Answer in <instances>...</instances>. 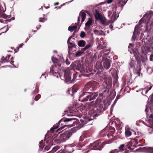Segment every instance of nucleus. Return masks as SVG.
<instances>
[{
    "instance_id": "nucleus-47",
    "label": "nucleus",
    "mask_w": 153,
    "mask_h": 153,
    "mask_svg": "<svg viewBox=\"0 0 153 153\" xmlns=\"http://www.w3.org/2000/svg\"><path fill=\"white\" fill-rule=\"evenodd\" d=\"M110 28H112V26H110Z\"/></svg>"
},
{
    "instance_id": "nucleus-35",
    "label": "nucleus",
    "mask_w": 153,
    "mask_h": 153,
    "mask_svg": "<svg viewBox=\"0 0 153 153\" xmlns=\"http://www.w3.org/2000/svg\"><path fill=\"white\" fill-rule=\"evenodd\" d=\"M90 45H86L84 48L86 50L88 48H89L90 47Z\"/></svg>"
},
{
    "instance_id": "nucleus-33",
    "label": "nucleus",
    "mask_w": 153,
    "mask_h": 153,
    "mask_svg": "<svg viewBox=\"0 0 153 153\" xmlns=\"http://www.w3.org/2000/svg\"><path fill=\"white\" fill-rule=\"evenodd\" d=\"M103 94L102 93H100L99 94V97H98L100 98H101V100H102V97H103Z\"/></svg>"
},
{
    "instance_id": "nucleus-4",
    "label": "nucleus",
    "mask_w": 153,
    "mask_h": 153,
    "mask_svg": "<svg viewBox=\"0 0 153 153\" xmlns=\"http://www.w3.org/2000/svg\"><path fill=\"white\" fill-rule=\"evenodd\" d=\"M71 135V133L70 131H67L65 133L61 134L59 138L55 140L54 141L57 143H61L68 139Z\"/></svg>"
},
{
    "instance_id": "nucleus-17",
    "label": "nucleus",
    "mask_w": 153,
    "mask_h": 153,
    "mask_svg": "<svg viewBox=\"0 0 153 153\" xmlns=\"http://www.w3.org/2000/svg\"><path fill=\"white\" fill-rule=\"evenodd\" d=\"M102 24L104 25L106 24V21L105 17L102 16L100 20Z\"/></svg>"
},
{
    "instance_id": "nucleus-6",
    "label": "nucleus",
    "mask_w": 153,
    "mask_h": 153,
    "mask_svg": "<svg viewBox=\"0 0 153 153\" xmlns=\"http://www.w3.org/2000/svg\"><path fill=\"white\" fill-rule=\"evenodd\" d=\"M142 152L147 153H153V148L145 147L142 148Z\"/></svg>"
},
{
    "instance_id": "nucleus-11",
    "label": "nucleus",
    "mask_w": 153,
    "mask_h": 153,
    "mask_svg": "<svg viewBox=\"0 0 153 153\" xmlns=\"http://www.w3.org/2000/svg\"><path fill=\"white\" fill-rule=\"evenodd\" d=\"M64 77L65 79V80L67 82H68L71 80V78L68 74L67 73L66 71H64Z\"/></svg>"
},
{
    "instance_id": "nucleus-51",
    "label": "nucleus",
    "mask_w": 153,
    "mask_h": 153,
    "mask_svg": "<svg viewBox=\"0 0 153 153\" xmlns=\"http://www.w3.org/2000/svg\"><path fill=\"white\" fill-rule=\"evenodd\" d=\"M148 91H146V94L147 92Z\"/></svg>"
},
{
    "instance_id": "nucleus-41",
    "label": "nucleus",
    "mask_w": 153,
    "mask_h": 153,
    "mask_svg": "<svg viewBox=\"0 0 153 153\" xmlns=\"http://www.w3.org/2000/svg\"><path fill=\"white\" fill-rule=\"evenodd\" d=\"M23 45V44H20V45H19V47L20 48H21V47H22V46Z\"/></svg>"
},
{
    "instance_id": "nucleus-31",
    "label": "nucleus",
    "mask_w": 153,
    "mask_h": 153,
    "mask_svg": "<svg viewBox=\"0 0 153 153\" xmlns=\"http://www.w3.org/2000/svg\"><path fill=\"white\" fill-rule=\"evenodd\" d=\"M129 65L131 68H133L134 67V64L132 62H131L129 63Z\"/></svg>"
},
{
    "instance_id": "nucleus-9",
    "label": "nucleus",
    "mask_w": 153,
    "mask_h": 153,
    "mask_svg": "<svg viewBox=\"0 0 153 153\" xmlns=\"http://www.w3.org/2000/svg\"><path fill=\"white\" fill-rule=\"evenodd\" d=\"M102 100L100 98L98 97L96 100L95 104L97 106L100 108L102 107V105L101 104Z\"/></svg>"
},
{
    "instance_id": "nucleus-39",
    "label": "nucleus",
    "mask_w": 153,
    "mask_h": 153,
    "mask_svg": "<svg viewBox=\"0 0 153 153\" xmlns=\"http://www.w3.org/2000/svg\"><path fill=\"white\" fill-rule=\"evenodd\" d=\"M3 17L4 19H7V15H5V16H4Z\"/></svg>"
},
{
    "instance_id": "nucleus-5",
    "label": "nucleus",
    "mask_w": 153,
    "mask_h": 153,
    "mask_svg": "<svg viewBox=\"0 0 153 153\" xmlns=\"http://www.w3.org/2000/svg\"><path fill=\"white\" fill-rule=\"evenodd\" d=\"M111 61L107 58L103 57L102 61V64L105 68L108 69L110 67Z\"/></svg>"
},
{
    "instance_id": "nucleus-25",
    "label": "nucleus",
    "mask_w": 153,
    "mask_h": 153,
    "mask_svg": "<svg viewBox=\"0 0 153 153\" xmlns=\"http://www.w3.org/2000/svg\"><path fill=\"white\" fill-rule=\"evenodd\" d=\"M110 153H120V152H119L117 150L115 149L111 152Z\"/></svg>"
},
{
    "instance_id": "nucleus-1",
    "label": "nucleus",
    "mask_w": 153,
    "mask_h": 153,
    "mask_svg": "<svg viewBox=\"0 0 153 153\" xmlns=\"http://www.w3.org/2000/svg\"><path fill=\"white\" fill-rule=\"evenodd\" d=\"M52 60L54 63V65H52L50 68L49 74L50 75L56 76L58 77V70L59 69V67L64 62V60L62 58H60L59 59V58L57 59L53 57H52Z\"/></svg>"
},
{
    "instance_id": "nucleus-19",
    "label": "nucleus",
    "mask_w": 153,
    "mask_h": 153,
    "mask_svg": "<svg viewBox=\"0 0 153 153\" xmlns=\"http://www.w3.org/2000/svg\"><path fill=\"white\" fill-rule=\"evenodd\" d=\"M127 0H118L119 3L121 6L125 5L127 1Z\"/></svg>"
},
{
    "instance_id": "nucleus-26",
    "label": "nucleus",
    "mask_w": 153,
    "mask_h": 153,
    "mask_svg": "<svg viewBox=\"0 0 153 153\" xmlns=\"http://www.w3.org/2000/svg\"><path fill=\"white\" fill-rule=\"evenodd\" d=\"M46 19L43 18H40L39 19V22H44L46 21Z\"/></svg>"
},
{
    "instance_id": "nucleus-14",
    "label": "nucleus",
    "mask_w": 153,
    "mask_h": 153,
    "mask_svg": "<svg viewBox=\"0 0 153 153\" xmlns=\"http://www.w3.org/2000/svg\"><path fill=\"white\" fill-rule=\"evenodd\" d=\"M101 142L99 141H97L93 143L92 146H93V148H97L99 146H101Z\"/></svg>"
},
{
    "instance_id": "nucleus-56",
    "label": "nucleus",
    "mask_w": 153,
    "mask_h": 153,
    "mask_svg": "<svg viewBox=\"0 0 153 153\" xmlns=\"http://www.w3.org/2000/svg\"><path fill=\"white\" fill-rule=\"evenodd\" d=\"M61 153H62V152H61Z\"/></svg>"
},
{
    "instance_id": "nucleus-16",
    "label": "nucleus",
    "mask_w": 153,
    "mask_h": 153,
    "mask_svg": "<svg viewBox=\"0 0 153 153\" xmlns=\"http://www.w3.org/2000/svg\"><path fill=\"white\" fill-rule=\"evenodd\" d=\"M78 45L80 47H83L85 45V42L83 40L80 41L78 42Z\"/></svg>"
},
{
    "instance_id": "nucleus-45",
    "label": "nucleus",
    "mask_w": 153,
    "mask_h": 153,
    "mask_svg": "<svg viewBox=\"0 0 153 153\" xmlns=\"http://www.w3.org/2000/svg\"><path fill=\"white\" fill-rule=\"evenodd\" d=\"M129 45H130L131 46H132V44H131V43H130L129 44Z\"/></svg>"
},
{
    "instance_id": "nucleus-29",
    "label": "nucleus",
    "mask_w": 153,
    "mask_h": 153,
    "mask_svg": "<svg viewBox=\"0 0 153 153\" xmlns=\"http://www.w3.org/2000/svg\"><path fill=\"white\" fill-rule=\"evenodd\" d=\"M149 59L150 61H153V53L150 55Z\"/></svg>"
},
{
    "instance_id": "nucleus-44",
    "label": "nucleus",
    "mask_w": 153,
    "mask_h": 153,
    "mask_svg": "<svg viewBox=\"0 0 153 153\" xmlns=\"http://www.w3.org/2000/svg\"><path fill=\"white\" fill-rule=\"evenodd\" d=\"M10 55H8V57H7V58H8H8H9L10 57Z\"/></svg>"
},
{
    "instance_id": "nucleus-13",
    "label": "nucleus",
    "mask_w": 153,
    "mask_h": 153,
    "mask_svg": "<svg viewBox=\"0 0 153 153\" xmlns=\"http://www.w3.org/2000/svg\"><path fill=\"white\" fill-rule=\"evenodd\" d=\"M71 38H69L68 40V47L69 48H75L76 47V45H75L74 44L70 42L71 40Z\"/></svg>"
},
{
    "instance_id": "nucleus-55",
    "label": "nucleus",
    "mask_w": 153,
    "mask_h": 153,
    "mask_svg": "<svg viewBox=\"0 0 153 153\" xmlns=\"http://www.w3.org/2000/svg\"><path fill=\"white\" fill-rule=\"evenodd\" d=\"M95 149L94 148L93 149Z\"/></svg>"
},
{
    "instance_id": "nucleus-48",
    "label": "nucleus",
    "mask_w": 153,
    "mask_h": 153,
    "mask_svg": "<svg viewBox=\"0 0 153 153\" xmlns=\"http://www.w3.org/2000/svg\"><path fill=\"white\" fill-rule=\"evenodd\" d=\"M62 121V120H60V121L59 122H61Z\"/></svg>"
},
{
    "instance_id": "nucleus-20",
    "label": "nucleus",
    "mask_w": 153,
    "mask_h": 153,
    "mask_svg": "<svg viewBox=\"0 0 153 153\" xmlns=\"http://www.w3.org/2000/svg\"><path fill=\"white\" fill-rule=\"evenodd\" d=\"M59 148V146H55L52 149L51 151L53 153L56 152Z\"/></svg>"
},
{
    "instance_id": "nucleus-49",
    "label": "nucleus",
    "mask_w": 153,
    "mask_h": 153,
    "mask_svg": "<svg viewBox=\"0 0 153 153\" xmlns=\"http://www.w3.org/2000/svg\"><path fill=\"white\" fill-rule=\"evenodd\" d=\"M6 61H5V60H4L3 61V62H5Z\"/></svg>"
},
{
    "instance_id": "nucleus-8",
    "label": "nucleus",
    "mask_w": 153,
    "mask_h": 153,
    "mask_svg": "<svg viewBox=\"0 0 153 153\" xmlns=\"http://www.w3.org/2000/svg\"><path fill=\"white\" fill-rule=\"evenodd\" d=\"M92 20L91 19H89L87 22L85 23V29L86 30H88L90 26L92 23Z\"/></svg>"
},
{
    "instance_id": "nucleus-18",
    "label": "nucleus",
    "mask_w": 153,
    "mask_h": 153,
    "mask_svg": "<svg viewBox=\"0 0 153 153\" xmlns=\"http://www.w3.org/2000/svg\"><path fill=\"white\" fill-rule=\"evenodd\" d=\"M77 27L76 25L69 26L68 28V30L69 31L71 32H72L74 30H75Z\"/></svg>"
},
{
    "instance_id": "nucleus-12",
    "label": "nucleus",
    "mask_w": 153,
    "mask_h": 153,
    "mask_svg": "<svg viewBox=\"0 0 153 153\" xmlns=\"http://www.w3.org/2000/svg\"><path fill=\"white\" fill-rule=\"evenodd\" d=\"M79 16L82 18V22H83L86 18V14L83 12L81 11L79 13Z\"/></svg>"
},
{
    "instance_id": "nucleus-52",
    "label": "nucleus",
    "mask_w": 153,
    "mask_h": 153,
    "mask_svg": "<svg viewBox=\"0 0 153 153\" xmlns=\"http://www.w3.org/2000/svg\"><path fill=\"white\" fill-rule=\"evenodd\" d=\"M106 91V90H104V92H105Z\"/></svg>"
},
{
    "instance_id": "nucleus-40",
    "label": "nucleus",
    "mask_w": 153,
    "mask_h": 153,
    "mask_svg": "<svg viewBox=\"0 0 153 153\" xmlns=\"http://www.w3.org/2000/svg\"><path fill=\"white\" fill-rule=\"evenodd\" d=\"M149 117L150 118H153V115L152 114H151L150 115Z\"/></svg>"
},
{
    "instance_id": "nucleus-32",
    "label": "nucleus",
    "mask_w": 153,
    "mask_h": 153,
    "mask_svg": "<svg viewBox=\"0 0 153 153\" xmlns=\"http://www.w3.org/2000/svg\"><path fill=\"white\" fill-rule=\"evenodd\" d=\"M94 32L97 35L98 34V30H94Z\"/></svg>"
},
{
    "instance_id": "nucleus-50",
    "label": "nucleus",
    "mask_w": 153,
    "mask_h": 153,
    "mask_svg": "<svg viewBox=\"0 0 153 153\" xmlns=\"http://www.w3.org/2000/svg\"><path fill=\"white\" fill-rule=\"evenodd\" d=\"M13 62H12V61H11V64H12V63H13Z\"/></svg>"
},
{
    "instance_id": "nucleus-46",
    "label": "nucleus",
    "mask_w": 153,
    "mask_h": 153,
    "mask_svg": "<svg viewBox=\"0 0 153 153\" xmlns=\"http://www.w3.org/2000/svg\"><path fill=\"white\" fill-rule=\"evenodd\" d=\"M152 86H150V87H149V89L150 90L152 88Z\"/></svg>"
},
{
    "instance_id": "nucleus-34",
    "label": "nucleus",
    "mask_w": 153,
    "mask_h": 153,
    "mask_svg": "<svg viewBox=\"0 0 153 153\" xmlns=\"http://www.w3.org/2000/svg\"><path fill=\"white\" fill-rule=\"evenodd\" d=\"M113 1V0H107V2L108 4L111 3Z\"/></svg>"
},
{
    "instance_id": "nucleus-42",
    "label": "nucleus",
    "mask_w": 153,
    "mask_h": 153,
    "mask_svg": "<svg viewBox=\"0 0 153 153\" xmlns=\"http://www.w3.org/2000/svg\"><path fill=\"white\" fill-rule=\"evenodd\" d=\"M78 21H80V18H79V17H78Z\"/></svg>"
},
{
    "instance_id": "nucleus-38",
    "label": "nucleus",
    "mask_w": 153,
    "mask_h": 153,
    "mask_svg": "<svg viewBox=\"0 0 153 153\" xmlns=\"http://www.w3.org/2000/svg\"><path fill=\"white\" fill-rule=\"evenodd\" d=\"M42 141L40 143H39V144H40V145H39V146L41 148H42L43 147L41 145Z\"/></svg>"
},
{
    "instance_id": "nucleus-10",
    "label": "nucleus",
    "mask_w": 153,
    "mask_h": 153,
    "mask_svg": "<svg viewBox=\"0 0 153 153\" xmlns=\"http://www.w3.org/2000/svg\"><path fill=\"white\" fill-rule=\"evenodd\" d=\"M125 134L126 137H129L131 134L130 128L126 127H125Z\"/></svg>"
},
{
    "instance_id": "nucleus-24",
    "label": "nucleus",
    "mask_w": 153,
    "mask_h": 153,
    "mask_svg": "<svg viewBox=\"0 0 153 153\" xmlns=\"http://www.w3.org/2000/svg\"><path fill=\"white\" fill-rule=\"evenodd\" d=\"M138 27V26L137 25H136L135 27L134 30V32L133 33V36L132 37V38L133 39H134V40L135 39L134 37V32H135V30H136V29H137V28Z\"/></svg>"
},
{
    "instance_id": "nucleus-30",
    "label": "nucleus",
    "mask_w": 153,
    "mask_h": 153,
    "mask_svg": "<svg viewBox=\"0 0 153 153\" xmlns=\"http://www.w3.org/2000/svg\"><path fill=\"white\" fill-rule=\"evenodd\" d=\"M3 9L2 7L0 6V15L2 13L4 12Z\"/></svg>"
},
{
    "instance_id": "nucleus-36",
    "label": "nucleus",
    "mask_w": 153,
    "mask_h": 153,
    "mask_svg": "<svg viewBox=\"0 0 153 153\" xmlns=\"http://www.w3.org/2000/svg\"><path fill=\"white\" fill-rule=\"evenodd\" d=\"M65 62L66 64L67 65H69L70 63V62H69L68 60V59H66Z\"/></svg>"
},
{
    "instance_id": "nucleus-7",
    "label": "nucleus",
    "mask_w": 153,
    "mask_h": 153,
    "mask_svg": "<svg viewBox=\"0 0 153 153\" xmlns=\"http://www.w3.org/2000/svg\"><path fill=\"white\" fill-rule=\"evenodd\" d=\"M77 90V89L75 86H74L72 88L69 89L67 91V93L72 96L74 93L76 92Z\"/></svg>"
},
{
    "instance_id": "nucleus-27",
    "label": "nucleus",
    "mask_w": 153,
    "mask_h": 153,
    "mask_svg": "<svg viewBox=\"0 0 153 153\" xmlns=\"http://www.w3.org/2000/svg\"><path fill=\"white\" fill-rule=\"evenodd\" d=\"M85 33L84 32H82L80 34V36L82 38H83L85 36Z\"/></svg>"
},
{
    "instance_id": "nucleus-21",
    "label": "nucleus",
    "mask_w": 153,
    "mask_h": 153,
    "mask_svg": "<svg viewBox=\"0 0 153 153\" xmlns=\"http://www.w3.org/2000/svg\"><path fill=\"white\" fill-rule=\"evenodd\" d=\"M111 133H108L107 134V136L108 138H110L111 139L113 137V135L112 134L114 133L113 131H111Z\"/></svg>"
},
{
    "instance_id": "nucleus-15",
    "label": "nucleus",
    "mask_w": 153,
    "mask_h": 153,
    "mask_svg": "<svg viewBox=\"0 0 153 153\" xmlns=\"http://www.w3.org/2000/svg\"><path fill=\"white\" fill-rule=\"evenodd\" d=\"M102 16L98 12H96L95 14V17L97 20H100Z\"/></svg>"
},
{
    "instance_id": "nucleus-3",
    "label": "nucleus",
    "mask_w": 153,
    "mask_h": 153,
    "mask_svg": "<svg viewBox=\"0 0 153 153\" xmlns=\"http://www.w3.org/2000/svg\"><path fill=\"white\" fill-rule=\"evenodd\" d=\"M88 93H83L80 96L79 100L81 102H85L89 100L91 101L94 100L97 96L98 94L97 93H94L88 95Z\"/></svg>"
},
{
    "instance_id": "nucleus-23",
    "label": "nucleus",
    "mask_w": 153,
    "mask_h": 153,
    "mask_svg": "<svg viewBox=\"0 0 153 153\" xmlns=\"http://www.w3.org/2000/svg\"><path fill=\"white\" fill-rule=\"evenodd\" d=\"M125 145L124 144H122L119 147V149L120 150V152L121 151L123 150V148L124 147Z\"/></svg>"
},
{
    "instance_id": "nucleus-28",
    "label": "nucleus",
    "mask_w": 153,
    "mask_h": 153,
    "mask_svg": "<svg viewBox=\"0 0 153 153\" xmlns=\"http://www.w3.org/2000/svg\"><path fill=\"white\" fill-rule=\"evenodd\" d=\"M41 96L40 95H38L36 96L35 98V100L36 101H37L40 97Z\"/></svg>"
},
{
    "instance_id": "nucleus-43",
    "label": "nucleus",
    "mask_w": 153,
    "mask_h": 153,
    "mask_svg": "<svg viewBox=\"0 0 153 153\" xmlns=\"http://www.w3.org/2000/svg\"><path fill=\"white\" fill-rule=\"evenodd\" d=\"M58 3H55V5H58Z\"/></svg>"
},
{
    "instance_id": "nucleus-54",
    "label": "nucleus",
    "mask_w": 153,
    "mask_h": 153,
    "mask_svg": "<svg viewBox=\"0 0 153 153\" xmlns=\"http://www.w3.org/2000/svg\"><path fill=\"white\" fill-rule=\"evenodd\" d=\"M138 74H140V73H138Z\"/></svg>"
},
{
    "instance_id": "nucleus-22",
    "label": "nucleus",
    "mask_w": 153,
    "mask_h": 153,
    "mask_svg": "<svg viewBox=\"0 0 153 153\" xmlns=\"http://www.w3.org/2000/svg\"><path fill=\"white\" fill-rule=\"evenodd\" d=\"M83 53V52L81 51H79L76 54V56H80Z\"/></svg>"
},
{
    "instance_id": "nucleus-2",
    "label": "nucleus",
    "mask_w": 153,
    "mask_h": 153,
    "mask_svg": "<svg viewBox=\"0 0 153 153\" xmlns=\"http://www.w3.org/2000/svg\"><path fill=\"white\" fill-rule=\"evenodd\" d=\"M81 123H80V122H79L78 120H76V119L74 118L71 119H66L64 120V121L65 122H69V123H68L69 124L68 125H65L62 127H60L58 129L59 130H62L64 128L66 129L65 127L67 126L68 127H71L74 126H76V127H77L78 128H80L83 127V125L86 123V122L84 121L83 120L81 119L80 120Z\"/></svg>"
},
{
    "instance_id": "nucleus-53",
    "label": "nucleus",
    "mask_w": 153,
    "mask_h": 153,
    "mask_svg": "<svg viewBox=\"0 0 153 153\" xmlns=\"http://www.w3.org/2000/svg\"><path fill=\"white\" fill-rule=\"evenodd\" d=\"M0 22H2L1 21V20H0Z\"/></svg>"
},
{
    "instance_id": "nucleus-37",
    "label": "nucleus",
    "mask_w": 153,
    "mask_h": 153,
    "mask_svg": "<svg viewBox=\"0 0 153 153\" xmlns=\"http://www.w3.org/2000/svg\"><path fill=\"white\" fill-rule=\"evenodd\" d=\"M57 128V127H53L51 129V130L52 131H54V130L56 128Z\"/></svg>"
}]
</instances>
